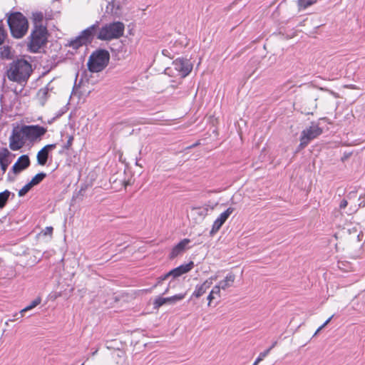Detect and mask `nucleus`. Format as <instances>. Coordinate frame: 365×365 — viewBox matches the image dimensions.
I'll use <instances>...</instances> for the list:
<instances>
[{
    "instance_id": "obj_22",
    "label": "nucleus",
    "mask_w": 365,
    "mask_h": 365,
    "mask_svg": "<svg viewBox=\"0 0 365 365\" xmlns=\"http://www.w3.org/2000/svg\"><path fill=\"white\" fill-rule=\"evenodd\" d=\"M216 297H220V290L219 289V287H217L216 285L214 286L210 292V294L207 296V300H208V305L210 306L211 302L213 299L216 298Z\"/></svg>"
},
{
    "instance_id": "obj_20",
    "label": "nucleus",
    "mask_w": 365,
    "mask_h": 365,
    "mask_svg": "<svg viewBox=\"0 0 365 365\" xmlns=\"http://www.w3.org/2000/svg\"><path fill=\"white\" fill-rule=\"evenodd\" d=\"M41 299L40 297L35 299L34 301H32L31 302V304L29 305L26 306L25 308L21 309L19 313L16 314L14 317H16V318L14 319H11V321H14L16 319L23 317L24 314L25 312L35 308L36 306H38L41 303Z\"/></svg>"
},
{
    "instance_id": "obj_12",
    "label": "nucleus",
    "mask_w": 365,
    "mask_h": 365,
    "mask_svg": "<svg viewBox=\"0 0 365 365\" xmlns=\"http://www.w3.org/2000/svg\"><path fill=\"white\" fill-rule=\"evenodd\" d=\"M217 279V276H212L209 279H206L202 284H197L193 292L190 299L192 297L200 298L202 297L207 290L212 286L213 280Z\"/></svg>"
},
{
    "instance_id": "obj_15",
    "label": "nucleus",
    "mask_w": 365,
    "mask_h": 365,
    "mask_svg": "<svg viewBox=\"0 0 365 365\" xmlns=\"http://www.w3.org/2000/svg\"><path fill=\"white\" fill-rule=\"evenodd\" d=\"M194 267L193 262H190L187 264H182L168 272V275L172 276L173 278L178 277L182 274L188 272L190 271Z\"/></svg>"
},
{
    "instance_id": "obj_27",
    "label": "nucleus",
    "mask_w": 365,
    "mask_h": 365,
    "mask_svg": "<svg viewBox=\"0 0 365 365\" xmlns=\"http://www.w3.org/2000/svg\"><path fill=\"white\" fill-rule=\"evenodd\" d=\"M317 101V99H314V101H312L311 102V104H312V107L311 108H307L305 106V104L302 107V112L307 114V115H309V114H313L314 111L316 110L317 108V103H315V101Z\"/></svg>"
},
{
    "instance_id": "obj_28",
    "label": "nucleus",
    "mask_w": 365,
    "mask_h": 365,
    "mask_svg": "<svg viewBox=\"0 0 365 365\" xmlns=\"http://www.w3.org/2000/svg\"><path fill=\"white\" fill-rule=\"evenodd\" d=\"M67 138L68 139L66 143L63 145V148L61 150L59 151V153H63L64 150H68L71 149L73 142V136L71 135H68Z\"/></svg>"
},
{
    "instance_id": "obj_37",
    "label": "nucleus",
    "mask_w": 365,
    "mask_h": 365,
    "mask_svg": "<svg viewBox=\"0 0 365 365\" xmlns=\"http://www.w3.org/2000/svg\"><path fill=\"white\" fill-rule=\"evenodd\" d=\"M348 205V202L346 200H342L339 204V208L341 210L344 209Z\"/></svg>"
},
{
    "instance_id": "obj_16",
    "label": "nucleus",
    "mask_w": 365,
    "mask_h": 365,
    "mask_svg": "<svg viewBox=\"0 0 365 365\" xmlns=\"http://www.w3.org/2000/svg\"><path fill=\"white\" fill-rule=\"evenodd\" d=\"M189 239H183L179 243H178L172 250L170 257L171 259L175 258L177 256L182 253L186 248V246L190 243Z\"/></svg>"
},
{
    "instance_id": "obj_39",
    "label": "nucleus",
    "mask_w": 365,
    "mask_h": 365,
    "mask_svg": "<svg viewBox=\"0 0 365 365\" xmlns=\"http://www.w3.org/2000/svg\"><path fill=\"white\" fill-rule=\"evenodd\" d=\"M334 315L331 316L322 325V327L323 328H324L331 320V319L333 318Z\"/></svg>"
},
{
    "instance_id": "obj_44",
    "label": "nucleus",
    "mask_w": 365,
    "mask_h": 365,
    "mask_svg": "<svg viewBox=\"0 0 365 365\" xmlns=\"http://www.w3.org/2000/svg\"><path fill=\"white\" fill-rule=\"evenodd\" d=\"M168 290H169V287H167L166 289L165 290V292L163 293V294H165L168 292Z\"/></svg>"
},
{
    "instance_id": "obj_42",
    "label": "nucleus",
    "mask_w": 365,
    "mask_h": 365,
    "mask_svg": "<svg viewBox=\"0 0 365 365\" xmlns=\"http://www.w3.org/2000/svg\"><path fill=\"white\" fill-rule=\"evenodd\" d=\"M161 282H161L160 279H158V282H157V283L154 285V287H155L158 286L159 284H161Z\"/></svg>"
},
{
    "instance_id": "obj_8",
    "label": "nucleus",
    "mask_w": 365,
    "mask_h": 365,
    "mask_svg": "<svg viewBox=\"0 0 365 365\" xmlns=\"http://www.w3.org/2000/svg\"><path fill=\"white\" fill-rule=\"evenodd\" d=\"M22 131L26 135V140L31 142L41 138L47 132V128L40 125H23Z\"/></svg>"
},
{
    "instance_id": "obj_29",
    "label": "nucleus",
    "mask_w": 365,
    "mask_h": 365,
    "mask_svg": "<svg viewBox=\"0 0 365 365\" xmlns=\"http://www.w3.org/2000/svg\"><path fill=\"white\" fill-rule=\"evenodd\" d=\"M115 6L114 1L108 2L106 8V12L107 14H117V11L118 10L119 7L118 6L116 9H115Z\"/></svg>"
},
{
    "instance_id": "obj_17",
    "label": "nucleus",
    "mask_w": 365,
    "mask_h": 365,
    "mask_svg": "<svg viewBox=\"0 0 365 365\" xmlns=\"http://www.w3.org/2000/svg\"><path fill=\"white\" fill-rule=\"evenodd\" d=\"M11 155V153L7 148H2L0 150V165L1 170L5 172L11 163V160H9V157Z\"/></svg>"
},
{
    "instance_id": "obj_18",
    "label": "nucleus",
    "mask_w": 365,
    "mask_h": 365,
    "mask_svg": "<svg viewBox=\"0 0 365 365\" xmlns=\"http://www.w3.org/2000/svg\"><path fill=\"white\" fill-rule=\"evenodd\" d=\"M53 90V87L51 86V83H48L45 87L41 88L38 90L37 93V98L40 101V103L43 106L49 97V91Z\"/></svg>"
},
{
    "instance_id": "obj_4",
    "label": "nucleus",
    "mask_w": 365,
    "mask_h": 365,
    "mask_svg": "<svg viewBox=\"0 0 365 365\" xmlns=\"http://www.w3.org/2000/svg\"><path fill=\"white\" fill-rule=\"evenodd\" d=\"M110 60L109 52L105 49L95 51L89 56L87 66L88 70L93 73L103 71L108 64Z\"/></svg>"
},
{
    "instance_id": "obj_10",
    "label": "nucleus",
    "mask_w": 365,
    "mask_h": 365,
    "mask_svg": "<svg viewBox=\"0 0 365 365\" xmlns=\"http://www.w3.org/2000/svg\"><path fill=\"white\" fill-rule=\"evenodd\" d=\"M173 66L178 72V75L184 78L187 76L192 69V63L185 58H178L173 62Z\"/></svg>"
},
{
    "instance_id": "obj_35",
    "label": "nucleus",
    "mask_w": 365,
    "mask_h": 365,
    "mask_svg": "<svg viewBox=\"0 0 365 365\" xmlns=\"http://www.w3.org/2000/svg\"><path fill=\"white\" fill-rule=\"evenodd\" d=\"M53 227H46L43 230L44 235H51L53 233Z\"/></svg>"
},
{
    "instance_id": "obj_43",
    "label": "nucleus",
    "mask_w": 365,
    "mask_h": 365,
    "mask_svg": "<svg viewBox=\"0 0 365 365\" xmlns=\"http://www.w3.org/2000/svg\"><path fill=\"white\" fill-rule=\"evenodd\" d=\"M276 344H277V341L274 342L272 344V345L269 349H273L275 346Z\"/></svg>"
},
{
    "instance_id": "obj_9",
    "label": "nucleus",
    "mask_w": 365,
    "mask_h": 365,
    "mask_svg": "<svg viewBox=\"0 0 365 365\" xmlns=\"http://www.w3.org/2000/svg\"><path fill=\"white\" fill-rule=\"evenodd\" d=\"M26 135L22 131V127L14 128L9 137V148L12 150H18L26 143Z\"/></svg>"
},
{
    "instance_id": "obj_21",
    "label": "nucleus",
    "mask_w": 365,
    "mask_h": 365,
    "mask_svg": "<svg viewBox=\"0 0 365 365\" xmlns=\"http://www.w3.org/2000/svg\"><path fill=\"white\" fill-rule=\"evenodd\" d=\"M11 195L14 196V194L8 190L0 192V210L5 207Z\"/></svg>"
},
{
    "instance_id": "obj_23",
    "label": "nucleus",
    "mask_w": 365,
    "mask_h": 365,
    "mask_svg": "<svg viewBox=\"0 0 365 365\" xmlns=\"http://www.w3.org/2000/svg\"><path fill=\"white\" fill-rule=\"evenodd\" d=\"M186 296V293H181V294H175L173 297H166V303H170V304H175L177 303L179 301H181Z\"/></svg>"
},
{
    "instance_id": "obj_2",
    "label": "nucleus",
    "mask_w": 365,
    "mask_h": 365,
    "mask_svg": "<svg viewBox=\"0 0 365 365\" xmlns=\"http://www.w3.org/2000/svg\"><path fill=\"white\" fill-rule=\"evenodd\" d=\"M7 23L11 35L16 38H22L29 29L26 18L20 12L11 14L8 17Z\"/></svg>"
},
{
    "instance_id": "obj_3",
    "label": "nucleus",
    "mask_w": 365,
    "mask_h": 365,
    "mask_svg": "<svg viewBox=\"0 0 365 365\" xmlns=\"http://www.w3.org/2000/svg\"><path fill=\"white\" fill-rule=\"evenodd\" d=\"M124 31L125 25L120 21L106 24L101 29L99 28L97 38L101 41L117 39L123 36Z\"/></svg>"
},
{
    "instance_id": "obj_7",
    "label": "nucleus",
    "mask_w": 365,
    "mask_h": 365,
    "mask_svg": "<svg viewBox=\"0 0 365 365\" xmlns=\"http://www.w3.org/2000/svg\"><path fill=\"white\" fill-rule=\"evenodd\" d=\"M322 132V128L318 124L312 122L309 127L302 130L297 150L304 149L312 140L319 136Z\"/></svg>"
},
{
    "instance_id": "obj_14",
    "label": "nucleus",
    "mask_w": 365,
    "mask_h": 365,
    "mask_svg": "<svg viewBox=\"0 0 365 365\" xmlns=\"http://www.w3.org/2000/svg\"><path fill=\"white\" fill-rule=\"evenodd\" d=\"M30 165V159L27 155H23L19 158L17 161L13 165L11 170L17 175L22 170L26 169Z\"/></svg>"
},
{
    "instance_id": "obj_1",
    "label": "nucleus",
    "mask_w": 365,
    "mask_h": 365,
    "mask_svg": "<svg viewBox=\"0 0 365 365\" xmlns=\"http://www.w3.org/2000/svg\"><path fill=\"white\" fill-rule=\"evenodd\" d=\"M32 71L31 64L26 60L21 58L13 61L9 64L6 74L9 80L23 84L28 81Z\"/></svg>"
},
{
    "instance_id": "obj_33",
    "label": "nucleus",
    "mask_w": 365,
    "mask_h": 365,
    "mask_svg": "<svg viewBox=\"0 0 365 365\" xmlns=\"http://www.w3.org/2000/svg\"><path fill=\"white\" fill-rule=\"evenodd\" d=\"M196 212H197V215L205 217L207 215L208 208L207 207L197 208Z\"/></svg>"
},
{
    "instance_id": "obj_34",
    "label": "nucleus",
    "mask_w": 365,
    "mask_h": 365,
    "mask_svg": "<svg viewBox=\"0 0 365 365\" xmlns=\"http://www.w3.org/2000/svg\"><path fill=\"white\" fill-rule=\"evenodd\" d=\"M2 21H0V24ZM6 37V33L4 30L3 27L0 25V45L3 43L4 38Z\"/></svg>"
},
{
    "instance_id": "obj_31",
    "label": "nucleus",
    "mask_w": 365,
    "mask_h": 365,
    "mask_svg": "<svg viewBox=\"0 0 365 365\" xmlns=\"http://www.w3.org/2000/svg\"><path fill=\"white\" fill-rule=\"evenodd\" d=\"M32 187L33 186L31 185V184L30 182H28L19 191V196H24Z\"/></svg>"
},
{
    "instance_id": "obj_19",
    "label": "nucleus",
    "mask_w": 365,
    "mask_h": 365,
    "mask_svg": "<svg viewBox=\"0 0 365 365\" xmlns=\"http://www.w3.org/2000/svg\"><path fill=\"white\" fill-rule=\"evenodd\" d=\"M235 280V275L232 272H230L227 274L223 280H221L217 287H219L220 290H225L227 288L232 287Z\"/></svg>"
},
{
    "instance_id": "obj_40",
    "label": "nucleus",
    "mask_w": 365,
    "mask_h": 365,
    "mask_svg": "<svg viewBox=\"0 0 365 365\" xmlns=\"http://www.w3.org/2000/svg\"><path fill=\"white\" fill-rule=\"evenodd\" d=\"M324 328L322 327V325L317 329V330L315 331L314 334L313 336H315L316 335L318 334V333L322 330Z\"/></svg>"
},
{
    "instance_id": "obj_13",
    "label": "nucleus",
    "mask_w": 365,
    "mask_h": 365,
    "mask_svg": "<svg viewBox=\"0 0 365 365\" xmlns=\"http://www.w3.org/2000/svg\"><path fill=\"white\" fill-rule=\"evenodd\" d=\"M56 144H48L41 148L37 153V163L40 165H45L49 157V153L55 149Z\"/></svg>"
},
{
    "instance_id": "obj_11",
    "label": "nucleus",
    "mask_w": 365,
    "mask_h": 365,
    "mask_svg": "<svg viewBox=\"0 0 365 365\" xmlns=\"http://www.w3.org/2000/svg\"><path fill=\"white\" fill-rule=\"evenodd\" d=\"M233 207H228L225 212L220 214V215L215 220L212 230L210 232L211 236H213L216 232L219 231L222 225L226 222L230 215L234 212Z\"/></svg>"
},
{
    "instance_id": "obj_36",
    "label": "nucleus",
    "mask_w": 365,
    "mask_h": 365,
    "mask_svg": "<svg viewBox=\"0 0 365 365\" xmlns=\"http://www.w3.org/2000/svg\"><path fill=\"white\" fill-rule=\"evenodd\" d=\"M162 53H163V56H168L170 58H173V56H171V53H170V51L168 50V49H163L162 51Z\"/></svg>"
},
{
    "instance_id": "obj_32",
    "label": "nucleus",
    "mask_w": 365,
    "mask_h": 365,
    "mask_svg": "<svg viewBox=\"0 0 365 365\" xmlns=\"http://www.w3.org/2000/svg\"><path fill=\"white\" fill-rule=\"evenodd\" d=\"M165 304H166V299L164 297H158L155 299L153 303L154 308L158 309Z\"/></svg>"
},
{
    "instance_id": "obj_30",
    "label": "nucleus",
    "mask_w": 365,
    "mask_h": 365,
    "mask_svg": "<svg viewBox=\"0 0 365 365\" xmlns=\"http://www.w3.org/2000/svg\"><path fill=\"white\" fill-rule=\"evenodd\" d=\"M271 349H267L264 351L261 352L252 365H258V364L268 355Z\"/></svg>"
},
{
    "instance_id": "obj_6",
    "label": "nucleus",
    "mask_w": 365,
    "mask_h": 365,
    "mask_svg": "<svg viewBox=\"0 0 365 365\" xmlns=\"http://www.w3.org/2000/svg\"><path fill=\"white\" fill-rule=\"evenodd\" d=\"M99 31V22L96 21L94 24L82 31L80 34L69 42V46L74 49H78L83 45L91 43L94 37H97Z\"/></svg>"
},
{
    "instance_id": "obj_24",
    "label": "nucleus",
    "mask_w": 365,
    "mask_h": 365,
    "mask_svg": "<svg viewBox=\"0 0 365 365\" xmlns=\"http://www.w3.org/2000/svg\"><path fill=\"white\" fill-rule=\"evenodd\" d=\"M43 14L41 11L33 13V21L34 26H43L42 21L43 20Z\"/></svg>"
},
{
    "instance_id": "obj_38",
    "label": "nucleus",
    "mask_w": 365,
    "mask_h": 365,
    "mask_svg": "<svg viewBox=\"0 0 365 365\" xmlns=\"http://www.w3.org/2000/svg\"><path fill=\"white\" fill-rule=\"evenodd\" d=\"M169 277H170V275H168V272L167 274L160 277L158 278V279H160L161 282H163V281L167 279Z\"/></svg>"
},
{
    "instance_id": "obj_41",
    "label": "nucleus",
    "mask_w": 365,
    "mask_h": 365,
    "mask_svg": "<svg viewBox=\"0 0 365 365\" xmlns=\"http://www.w3.org/2000/svg\"><path fill=\"white\" fill-rule=\"evenodd\" d=\"M200 144V143L197 142L194 144H192V145H190L187 148V149H190V148H195V146L198 145Z\"/></svg>"
},
{
    "instance_id": "obj_5",
    "label": "nucleus",
    "mask_w": 365,
    "mask_h": 365,
    "mask_svg": "<svg viewBox=\"0 0 365 365\" xmlns=\"http://www.w3.org/2000/svg\"><path fill=\"white\" fill-rule=\"evenodd\" d=\"M48 41V30L45 26H35L30 36L29 49L37 53Z\"/></svg>"
},
{
    "instance_id": "obj_25",
    "label": "nucleus",
    "mask_w": 365,
    "mask_h": 365,
    "mask_svg": "<svg viewBox=\"0 0 365 365\" xmlns=\"http://www.w3.org/2000/svg\"><path fill=\"white\" fill-rule=\"evenodd\" d=\"M46 176V174L44 173H39L36 174L29 182L31 185L34 187L35 185H38Z\"/></svg>"
},
{
    "instance_id": "obj_45",
    "label": "nucleus",
    "mask_w": 365,
    "mask_h": 365,
    "mask_svg": "<svg viewBox=\"0 0 365 365\" xmlns=\"http://www.w3.org/2000/svg\"><path fill=\"white\" fill-rule=\"evenodd\" d=\"M97 351H98V349H96L95 351H93V352L92 353V355H93V356H94V355L97 353Z\"/></svg>"
},
{
    "instance_id": "obj_26",
    "label": "nucleus",
    "mask_w": 365,
    "mask_h": 365,
    "mask_svg": "<svg viewBox=\"0 0 365 365\" xmlns=\"http://www.w3.org/2000/svg\"><path fill=\"white\" fill-rule=\"evenodd\" d=\"M317 0H298V6L300 9H305L313 5Z\"/></svg>"
}]
</instances>
